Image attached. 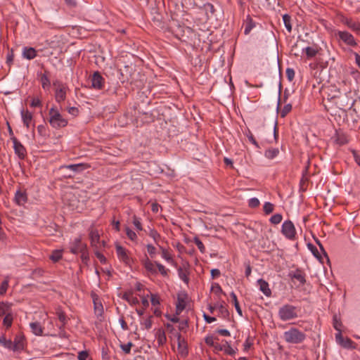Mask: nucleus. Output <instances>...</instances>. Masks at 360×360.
Wrapping results in <instances>:
<instances>
[{
    "label": "nucleus",
    "instance_id": "obj_23",
    "mask_svg": "<svg viewBox=\"0 0 360 360\" xmlns=\"http://www.w3.org/2000/svg\"><path fill=\"white\" fill-rule=\"evenodd\" d=\"M27 200V196L25 191H17L15 195V201L18 205H23Z\"/></svg>",
    "mask_w": 360,
    "mask_h": 360
},
{
    "label": "nucleus",
    "instance_id": "obj_12",
    "mask_svg": "<svg viewBox=\"0 0 360 360\" xmlns=\"http://www.w3.org/2000/svg\"><path fill=\"white\" fill-rule=\"evenodd\" d=\"M342 22L347 26L352 31L355 32L357 34L360 33V22L354 20L352 18H342Z\"/></svg>",
    "mask_w": 360,
    "mask_h": 360
},
{
    "label": "nucleus",
    "instance_id": "obj_51",
    "mask_svg": "<svg viewBox=\"0 0 360 360\" xmlns=\"http://www.w3.org/2000/svg\"><path fill=\"white\" fill-rule=\"evenodd\" d=\"M286 77L290 82H292L295 77V71L292 68H288L285 71Z\"/></svg>",
    "mask_w": 360,
    "mask_h": 360
},
{
    "label": "nucleus",
    "instance_id": "obj_58",
    "mask_svg": "<svg viewBox=\"0 0 360 360\" xmlns=\"http://www.w3.org/2000/svg\"><path fill=\"white\" fill-rule=\"evenodd\" d=\"M204 8L206 11H209L212 14H214L215 13V9L211 3H206L203 5Z\"/></svg>",
    "mask_w": 360,
    "mask_h": 360
},
{
    "label": "nucleus",
    "instance_id": "obj_43",
    "mask_svg": "<svg viewBox=\"0 0 360 360\" xmlns=\"http://www.w3.org/2000/svg\"><path fill=\"white\" fill-rule=\"evenodd\" d=\"M283 216L281 214H275L270 218L269 221L271 224H278L281 222Z\"/></svg>",
    "mask_w": 360,
    "mask_h": 360
},
{
    "label": "nucleus",
    "instance_id": "obj_14",
    "mask_svg": "<svg viewBox=\"0 0 360 360\" xmlns=\"http://www.w3.org/2000/svg\"><path fill=\"white\" fill-rule=\"evenodd\" d=\"M335 339L336 342L344 348L349 349L352 347L353 342L352 340L348 338H345L342 335L341 332H339L335 335Z\"/></svg>",
    "mask_w": 360,
    "mask_h": 360
},
{
    "label": "nucleus",
    "instance_id": "obj_38",
    "mask_svg": "<svg viewBox=\"0 0 360 360\" xmlns=\"http://www.w3.org/2000/svg\"><path fill=\"white\" fill-rule=\"evenodd\" d=\"M53 262H58L62 258V250H56L53 251L52 254L49 257Z\"/></svg>",
    "mask_w": 360,
    "mask_h": 360
},
{
    "label": "nucleus",
    "instance_id": "obj_55",
    "mask_svg": "<svg viewBox=\"0 0 360 360\" xmlns=\"http://www.w3.org/2000/svg\"><path fill=\"white\" fill-rule=\"evenodd\" d=\"M0 343L7 348H11L13 342L11 340H6L5 338L0 337Z\"/></svg>",
    "mask_w": 360,
    "mask_h": 360
},
{
    "label": "nucleus",
    "instance_id": "obj_29",
    "mask_svg": "<svg viewBox=\"0 0 360 360\" xmlns=\"http://www.w3.org/2000/svg\"><path fill=\"white\" fill-rule=\"evenodd\" d=\"M177 271L180 279L182 280L186 284H188L189 282L188 270L186 269H183L182 267H179L177 269Z\"/></svg>",
    "mask_w": 360,
    "mask_h": 360
},
{
    "label": "nucleus",
    "instance_id": "obj_1",
    "mask_svg": "<svg viewBox=\"0 0 360 360\" xmlns=\"http://www.w3.org/2000/svg\"><path fill=\"white\" fill-rule=\"evenodd\" d=\"M354 96V94L349 91L339 96H334L333 98L335 100V103L339 109L345 110L346 108L351 109L354 107L356 102Z\"/></svg>",
    "mask_w": 360,
    "mask_h": 360
},
{
    "label": "nucleus",
    "instance_id": "obj_34",
    "mask_svg": "<svg viewBox=\"0 0 360 360\" xmlns=\"http://www.w3.org/2000/svg\"><path fill=\"white\" fill-rule=\"evenodd\" d=\"M307 247H308L309 250L311 252L313 255L316 259H318L321 262H322V257H321L320 252H319L317 248L315 245H314L313 244H311V243H308L307 244Z\"/></svg>",
    "mask_w": 360,
    "mask_h": 360
},
{
    "label": "nucleus",
    "instance_id": "obj_11",
    "mask_svg": "<svg viewBox=\"0 0 360 360\" xmlns=\"http://www.w3.org/2000/svg\"><path fill=\"white\" fill-rule=\"evenodd\" d=\"M104 78L99 72H95L91 77V86L94 89L101 90L104 86Z\"/></svg>",
    "mask_w": 360,
    "mask_h": 360
},
{
    "label": "nucleus",
    "instance_id": "obj_24",
    "mask_svg": "<svg viewBox=\"0 0 360 360\" xmlns=\"http://www.w3.org/2000/svg\"><path fill=\"white\" fill-rule=\"evenodd\" d=\"M186 300L185 297L178 295L177 297V302L176 304V314L179 315L180 314L183 310L186 308Z\"/></svg>",
    "mask_w": 360,
    "mask_h": 360
},
{
    "label": "nucleus",
    "instance_id": "obj_19",
    "mask_svg": "<svg viewBox=\"0 0 360 360\" xmlns=\"http://www.w3.org/2000/svg\"><path fill=\"white\" fill-rule=\"evenodd\" d=\"M87 168V166L84 164H72V165H62L60 169H67L72 171L73 172H79L81 171L84 170Z\"/></svg>",
    "mask_w": 360,
    "mask_h": 360
},
{
    "label": "nucleus",
    "instance_id": "obj_59",
    "mask_svg": "<svg viewBox=\"0 0 360 360\" xmlns=\"http://www.w3.org/2000/svg\"><path fill=\"white\" fill-rule=\"evenodd\" d=\"M143 325L145 326L146 329L148 330L152 327V316H150L148 319H146Z\"/></svg>",
    "mask_w": 360,
    "mask_h": 360
},
{
    "label": "nucleus",
    "instance_id": "obj_26",
    "mask_svg": "<svg viewBox=\"0 0 360 360\" xmlns=\"http://www.w3.org/2000/svg\"><path fill=\"white\" fill-rule=\"evenodd\" d=\"M22 120L24 125L28 129L30 127V124L31 121L32 120V115L28 110H22L21 111Z\"/></svg>",
    "mask_w": 360,
    "mask_h": 360
},
{
    "label": "nucleus",
    "instance_id": "obj_50",
    "mask_svg": "<svg viewBox=\"0 0 360 360\" xmlns=\"http://www.w3.org/2000/svg\"><path fill=\"white\" fill-rule=\"evenodd\" d=\"M14 59V54H13V50L11 49L8 51V53L6 56V63L9 67H11V64L13 62Z\"/></svg>",
    "mask_w": 360,
    "mask_h": 360
},
{
    "label": "nucleus",
    "instance_id": "obj_32",
    "mask_svg": "<svg viewBox=\"0 0 360 360\" xmlns=\"http://www.w3.org/2000/svg\"><path fill=\"white\" fill-rule=\"evenodd\" d=\"M230 296L232 299L233 303L234 304V307L236 308L237 313L238 314L239 316H242L243 312H242L241 308L240 307L239 302L238 301L237 296H236V293L234 292H231L230 294Z\"/></svg>",
    "mask_w": 360,
    "mask_h": 360
},
{
    "label": "nucleus",
    "instance_id": "obj_49",
    "mask_svg": "<svg viewBox=\"0 0 360 360\" xmlns=\"http://www.w3.org/2000/svg\"><path fill=\"white\" fill-rule=\"evenodd\" d=\"M125 231H126V234H127V237L131 240L134 241L137 238V236H136V233L134 231H132L131 229H130L129 228L127 227Z\"/></svg>",
    "mask_w": 360,
    "mask_h": 360
},
{
    "label": "nucleus",
    "instance_id": "obj_52",
    "mask_svg": "<svg viewBox=\"0 0 360 360\" xmlns=\"http://www.w3.org/2000/svg\"><path fill=\"white\" fill-rule=\"evenodd\" d=\"M248 205L252 208L257 207L259 205V200L257 198H252L249 200Z\"/></svg>",
    "mask_w": 360,
    "mask_h": 360
},
{
    "label": "nucleus",
    "instance_id": "obj_2",
    "mask_svg": "<svg viewBox=\"0 0 360 360\" xmlns=\"http://www.w3.org/2000/svg\"><path fill=\"white\" fill-rule=\"evenodd\" d=\"M306 338V334L295 327H291L283 333V339L290 344H301Z\"/></svg>",
    "mask_w": 360,
    "mask_h": 360
},
{
    "label": "nucleus",
    "instance_id": "obj_9",
    "mask_svg": "<svg viewBox=\"0 0 360 360\" xmlns=\"http://www.w3.org/2000/svg\"><path fill=\"white\" fill-rule=\"evenodd\" d=\"M115 248L118 259L125 264L130 265L132 262V259L129 256L127 250L119 244L115 245Z\"/></svg>",
    "mask_w": 360,
    "mask_h": 360
},
{
    "label": "nucleus",
    "instance_id": "obj_62",
    "mask_svg": "<svg viewBox=\"0 0 360 360\" xmlns=\"http://www.w3.org/2000/svg\"><path fill=\"white\" fill-rule=\"evenodd\" d=\"M219 312L224 316H228L229 315V312L228 309L221 304L219 307Z\"/></svg>",
    "mask_w": 360,
    "mask_h": 360
},
{
    "label": "nucleus",
    "instance_id": "obj_57",
    "mask_svg": "<svg viewBox=\"0 0 360 360\" xmlns=\"http://www.w3.org/2000/svg\"><path fill=\"white\" fill-rule=\"evenodd\" d=\"M89 356L87 351H81L78 353V360H86Z\"/></svg>",
    "mask_w": 360,
    "mask_h": 360
},
{
    "label": "nucleus",
    "instance_id": "obj_39",
    "mask_svg": "<svg viewBox=\"0 0 360 360\" xmlns=\"http://www.w3.org/2000/svg\"><path fill=\"white\" fill-rule=\"evenodd\" d=\"M9 283V276H6L4 281L1 283L0 285V295H4L8 289Z\"/></svg>",
    "mask_w": 360,
    "mask_h": 360
},
{
    "label": "nucleus",
    "instance_id": "obj_33",
    "mask_svg": "<svg viewBox=\"0 0 360 360\" xmlns=\"http://www.w3.org/2000/svg\"><path fill=\"white\" fill-rule=\"evenodd\" d=\"M279 153L278 148H271L266 150L264 153V156L268 159H274L276 158Z\"/></svg>",
    "mask_w": 360,
    "mask_h": 360
},
{
    "label": "nucleus",
    "instance_id": "obj_8",
    "mask_svg": "<svg viewBox=\"0 0 360 360\" xmlns=\"http://www.w3.org/2000/svg\"><path fill=\"white\" fill-rule=\"evenodd\" d=\"M86 248V245L82 242V236H79L75 238L72 242L70 243V251L71 253L74 255H77L81 251H84V250Z\"/></svg>",
    "mask_w": 360,
    "mask_h": 360
},
{
    "label": "nucleus",
    "instance_id": "obj_22",
    "mask_svg": "<svg viewBox=\"0 0 360 360\" xmlns=\"http://www.w3.org/2000/svg\"><path fill=\"white\" fill-rule=\"evenodd\" d=\"M319 48L316 45L314 46H307L305 48L302 49V52L305 51L307 58L308 59H311L316 56V54L319 53Z\"/></svg>",
    "mask_w": 360,
    "mask_h": 360
},
{
    "label": "nucleus",
    "instance_id": "obj_54",
    "mask_svg": "<svg viewBox=\"0 0 360 360\" xmlns=\"http://www.w3.org/2000/svg\"><path fill=\"white\" fill-rule=\"evenodd\" d=\"M79 253H81V259L84 263H87L89 261V253L87 251V248H86L84 251H81Z\"/></svg>",
    "mask_w": 360,
    "mask_h": 360
},
{
    "label": "nucleus",
    "instance_id": "obj_16",
    "mask_svg": "<svg viewBox=\"0 0 360 360\" xmlns=\"http://www.w3.org/2000/svg\"><path fill=\"white\" fill-rule=\"evenodd\" d=\"M12 345L13 350L14 351L23 349L25 346V337L22 335H16Z\"/></svg>",
    "mask_w": 360,
    "mask_h": 360
},
{
    "label": "nucleus",
    "instance_id": "obj_63",
    "mask_svg": "<svg viewBox=\"0 0 360 360\" xmlns=\"http://www.w3.org/2000/svg\"><path fill=\"white\" fill-rule=\"evenodd\" d=\"M353 110L360 115V98L358 100L356 99V102L354 103V105L353 107Z\"/></svg>",
    "mask_w": 360,
    "mask_h": 360
},
{
    "label": "nucleus",
    "instance_id": "obj_53",
    "mask_svg": "<svg viewBox=\"0 0 360 360\" xmlns=\"http://www.w3.org/2000/svg\"><path fill=\"white\" fill-rule=\"evenodd\" d=\"M132 346L133 344L131 342H129L127 344L121 345V348L125 354H129Z\"/></svg>",
    "mask_w": 360,
    "mask_h": 360
},
{
    "label": "nucleus",
    "instance_id": "obj_3",
    "mask_svg": "<svg viewBox=\"0 0 360 360\" xmlns=\"http://www.w3.org/2000/svg\"><path fill=\"white\" fill-rule=\"evenodd\" d=\"M299 309L297 307L285 304L278 309V316L282 321H288L298 317Z\"/></svg>",
    "mask_w": 360,
    "mask_h": 360
},
{
    "label": "nucleus",
    "instance_id": "obj_17",
    "mask_svg": "<svg viewBox=\"0 0 360 360\" xmlns=\"http://www.w3.org/2000/svg\"><path fill=\"white\" fill-rule=\"evenodd\" d=\"M333 139H334V141L340 146H342L348 143L347 135L342 131H336Z\"/></svg>",
    "mask_w": 360,
    "mask_h": 360
},
{
    "label": "nucleus",
    "instance_id": "obj_7",
    "mask_svg": "<svg viewBox=\"0 0 360 360\" xmlns=\"http://www.w3.org/2000/svg\"><path fill=\"white\" fill-rule=\"evenodd\" d=\"M13 143V149L15 155L20 160H24L27 156V150L20 141L15 136L11 137Z\"/></svg>",
    "mask_w": 360,
    "mask_h": 360
},
{
    "label": "nucleus",
    "instance_id": "obj_31",
    "mask_svg": "<svg viewBox=\"0 0 360 360\" xmlns=\"http://www.w3.org/2000/svg\"><path fill=\"white\" fill-rule=\"evenodd\" d=\"M160 248L162 252V253H161L162 257L164 259H165L167 262L171 263L172 264L176 266V262L173 260L171 254L167 251V250H166L165 248H164L162 247H160Z\"/></svg>",
    "mask_w": 360,
    "mask_h": 360
},
{
    "label": "nucleus",
    "instance_id": "obj_28",
    "mask_svg": "<svg viewBox=\"0 0 360 360\" xmlns=\"http://www.w3.org/2000/svg\"><path fill=\"white\" fill-rule=\"evenodd\" d=\"M255 27V22L250 15H248L245 20V26L244 30L245 34H248L250 31Z\"/></svg>",
    "mask_w": 360,
    "mask_h": 360
},
{
    "label": "nucleus",
    "instance_id": "obj_10",
    "mask_svg": "<svg viewBox=\"0 0 360 360\" xmlns=\"http://www.w3.org/2000/svg\"><path fill=\"white\" fill-rule=\"evenodd\" d=\"M337 35L346 44L351 46H356V43L353 35L349 32L347 31H338Z\"/></svg>",
    "mask_w": 360,
    "mask_h": 360
},
{
    "label": "nucleus",
    "instance_id": "obj_18",
    "mask_svg": "<svg viewBox=\"0 0 360 360\" xmlns=\"http://www.w3.org/2000/svg\"><path fill=\"white\" fill-rule=\"evenodd\" d=\"M257 283L259 287V290L264 293L266 297H270L271 295V290L269 288V283L262 278H259L257 280Z\"/></svg>",
    "mask_w": 360,
    "mask_h": 360
},
{
    "label": "nucleus",
    "instance_id": "obj_42",
    "mask_svg": "<svg viewBox=\"0 0 360 360\" xmlns=\"http://www.w3.org/2000/svg\"><path fill=\"white\" fill-rule=\"evenodd\" d=\"M224 352L231 356H233L236 354V350L231 347V346L229 344L227 341L224 342Z\"/></svg>",
    "mask_w": 360,
    "mask_h": 360
},
{
    "label": "nucleus",
    "instance_id": "obj_40",
    "mask_svg": "<svg viewBox=\"0 0 360 360\" xmlns=\"http://www.w3.org/2000/svg\"><path fill=\"white\" fill-rule=\"evenodd\" d=\"M274 208V205L269 202H266L263 207L264 212L266 214H269L273 212Z\"/></svg>",
    "mask_w": 360,
    "mask_h": 360
},
{
    "label": "nucleus",
    "instance_id": "obj_6",
    "mask_svg": "<svg viewBox=\"0 0 360 360\" xmlns=\"http://www.w3.org/2000/svg\"><path fill=\"white\" fill-rule=\"evenodd\" d=\"M281 233L289 240H294L295 238L296 230L290 220H286L283 223Z\"/></svg>",
    "mask_w": 360,
    "mask_h": 360
},
{
    "label": "nucleus",
    "instance_id": "obj_48",
    "mask_svg": "<svg viewBox=\"0 0 360 360\" xmlns=\"http://www.w3.org/2000/svg\"><path fill=\"white\" fill-rule=\"evenodd\" d=\"M56 314L58 315V318L59 321L62 323V326H65L67 322V318H66L65 314L61 310L58 311Z\"/></svg>",
    "mask_w": 360,
    "mask_h": 360
},
{
    "label": "nucleus",
    "instance_id": "obj_35",
    "mask_svg": "<svg viewBox=\"0 0 360 360\" xmlns=\"http://www.w3.org/2000/svg\"><path fill=\"white\" fill-rule=\"evenodd\" d=\"M283 20L285 25L286 30L288 32H291L292 31V25H291V16L288 14H284L283 15Z\"/></svg>",
    "mask_w": 360,
    "mask_h": 360
},
{
    "label": "nucleus",
    "instance_id": "obj_15",
    "mask_svg": "<svg viewBox=\"0 0 360 360\" xmlns=\"http://www.w3.org/2000/svg\"><path fill=\"white\" fill-rule=\"evenodd\" d=\"M289 276L292 279L297 280L300 285H304L306 283L305 275L300 269L290 272Z\"/></svg>",
    "mask_w": 360,
    "mask_h": 360
},
{
    "label": "nucleus",
    "instance_id": "obj_46",
    "mask_svg": "<svg viewBox=\"0 0 360 360\" xmlns=\"http://www.w3.org/2000/svg\"><path fill=\"white\" fill-rule=\"evenodd\" d=\"M182 5L187 8H194L197 6L195 0H182Z\"/></svg>",
    "mask_w": 360,
    "mask_h": 360
},
{
    "label": "nucleus",
    "instance_id": "obj_4",
    "mask_svg": "<svg viewBox=\"0 0 360 360\" xmlns=\"http://www.w3.org/2000/svg\"><path fill=\"white\" fill-rule=\"evenodd\" d=\"M49 122L53 128L59 129L67 126L68 120L63 117L57 109L51 108L49 110Z\"/></svg>",
    "mask_w": 360,
    "mask_h": 360
},
{
    "label": "nucleus",
    "instance_id": "obj_36",
    "mask_svg": "<svg viewBox=\"0 0 360 360\" xmlns=\"http://www.w3.org/2000/svg\"><path fill=\"white\" fill-rule=\"evenodd\" d=\"M7 314H11L10 305L4 302L0 303V316Z\"/></svg>",
    "mask_w": 360,
    "mask_h": 360
},
{
    "label": "nucleus",
    "instance_id": "obj_56",
    "mask_svg": "<svg viewBox=\"0 0 360 360\" xmlns=\"http://www.w3.org/2000/svg\"><path fill=\"white\" fill-rule=\"evenodd\" d=\"M133 224H134V226L138 230H139V231L142 230V226H141V221H140L138 217H136V216L133 217Z\"/></svg>",
    "mask_w": 360,
    "mask_h": 360
},
{
    "label": "nucleus",
    "instance_id": "obj_47",
    "mask_svg": "<svg viewBox=\"0 0 360 360\" xmlns=\"http://www.w3.org/2000/svg\"><path fill=\"white\" fill-rule=\"evenodd\" d=\"M193 241L195 243V244L197 245L198 248L199 249V250L202 252V253H204L205 251V248L202 243V242L199 239V238L198 237H195L193 238Z\"/></svg>",
    "mask_w": 360,
    "mask_h": 360
},
{
    "label": "nucleus",
    "instance_id": "obj_30",
    "mask_svg": "<svg viewBox=\"0 0 360 360\" xmlns=\"http://www.w3.org/2000/svg\"><path fill=\"white\" fill-rule=\"evenodd\" d=\"M89 238L92 245H96V243H99L100 235L98 231L96 229H91L89 232Z\"/></svg>",
    "mask_w": 360,
    "mask_h": 360
},
{
    "label": "nucleus",
    "instance_id": "obj_21",
    "mask_svg": "<svg viewBox=\"0 0 360 360\" xmlns=\"http://www.w3.org/2000/svg\"><path fill=\"white\" fill-rule=\"evenodd\" d=\"M142 264L146 270L150 274L153 275L158 274L155 264L148 257L143 260Z\"/></svg>",
    "mask_w": 360,
    "mask_h": 360
},
{
    "label": "nucleus",
    "instance_id": "obj_5",
    "mask_svg": "<svg viewBox=\"0 0 360 360\" xmlns=\"http://www.w3.org/2000/svg\"><path fill=\"white\" fill-rule=\"evenodd\" d=\"M53 86L56 87L55 92V99L58 103H61L66 99V94L68 87L65 84H63L59 80H56L53 83Z\"/></svg>",
    "mask_w": 360,
    "mask_h": 360
},
{
    "label": "nucleus",
    "instance_id": "obj_60",
    "mask_svg": "<svg viewBox=\"0 0 360 360\" xmlns=\"http://www.w3.org/2000/svg\"><path fill=\"white\" fill-rule=\"evenodd\" d=\"M205 342L207 345L213 347L216 343L213 336H207L205 339Z\"/></svg>",
    "mask_w": 360,
    "mask_h": 360
},
{
    "label": "nucleus",
    "instance_id": "obj_61",
    "mask_svg": "<svg viewBox=\"0 0 360 360\" xmlns=\"http://www.w3.org/2000/svg\"><path fill=\"white\" fill-rule=\"evenodd\" d=\"M37 131L40 136H44L46 134V128L44 125H39L37 127Z\"/></svg>",
    "mask_w": 360,
    "mask_h": 360
},
{
    "label": "nucleus",
    "instance_id": "obj_20",
    "mask_svg": "<svg viewBox=\"0 0 360 360\" xmlns=\"http://www.w3.org/2000/svg\"><path fill=\"white\" fill-rule=\"evenodd\" d=\"M22 56L27 60H32L37 56V51L32 47L25 46L22 49Z\"/></svg>",
    "mask_w": 360,
    "mask_h": 360
},
{
    "label": "nucleus",
    "instance_id": "obj_37",
    "mask_svg": "<svg viewBox=\"0 0 360 360\" xmlns=\"http://www.w3.org/2000/svg\"><path fill=\"white\" fill-rule=\"evenodd\" d=\"M41 86L44 89H49L51 86V82L48 76L44 74L41 77Z\"/></svg>",
    "mask_w": 360,
    "mask_h": 360
},
{
    "label": "nucleus",
    "instance_id": "obj_13",
    "mask_svg": "<svg viewBox=\"0 0 360 360\" xmlns=\"http://www.w3.org/2000/svg\"><path fill=\"white\" fill-rule=\"evenodd\" d=\"M176 337L177 338V345L179 353L183 356H186L188 354V349L185 339L182 338L179 333H176Z\"/></svg>",
    "mask_w": 360,
    "mask_h": 360
},
{
    "label": "nucleus",
    "instance_id": "obj_45",
    "mask_svg": "<svg viewBox=\"0 0 360 360\" xmlns=\"http://www.w3.org/2000/svg\"><path fill=\"white\" fill-rule=\"evenodd\" d=\"M292 110V105L290 103H288L285 105L283 109L281 111V116L282 117H285Z\"/></svg>",
    "mask_w": 360,
    "mask_h": 360
},
{
    "label": "nucleus",
    "instance_id": "obj_27",
    "mask_svg": "<svg viewBox=\"0 0 360 360\" xmlns=\"http://www.w3.org/2000/svg\"><path fill=\"white\" fill-rule=\"evenodd\" d=\"M122 299L131 305H136L139 303L137 297H134L131 292H126L122 295Z\"/></svg>",
    "mask_w": 360,
    "mask_h": 360
},
{
    "label": "nucleus",
    "instance_id": "obj_25",
    "mask_svg": "<svg viewBox=\"0 0 360 360\" xmlns=\"http://www.w3.org/2000/svg\"><path fill=\"white\" fill-rule=\"evenodd\" d=\"M30 328L32 332L38 336H41L43 335V327L41 326L39 322L35 321L30 323Z\"/></svg>",
    "mask_w": 360,
    "mask_h": 360
},
{
    "label": "nucleus",
    "instance_id": "obj_64",
    "mask_svg": "<svg viewBox=\"0 0 360 360\" xmlns=\"http://www.w3.org/2000/svg\"><path fill=\"white\" fill-rule=\"evenodd\" d=\"M352 153L353 155L354 161L356 163L360 166V155L358 154L357 151L355 150H352Z\"/></svg>",
    "mask_w": 360,
    "mask_h": 360
},
{
    "label": "nucleus",
    "instance_id": "obj_41",
    "mask_svg": "<svg viewBox=\"0 0 360 360\" xmlns=\"http://www.w3.org/2000/svg\"><path fill=\"white\" fill-rule=\"evenodd\" d=\"M12 322H13V316H12L11 313L7 314L3 320L4 325L6 328H9L11 326Z\"/></svg>",
    "mask_w": 360,
    "mask_h": 360
},
{
    "label": "nucleus",
    "instance_id": "obj_44",
    "mask_svg": "<svg viewBox=\"0 0 360 360\" xmlns=\"http://www.w3.org/2000/svg\"><path fill=\"white\" fill-rule=\"evenodd\" d=\"M155 264L156 267L158 268L159 272L161 274V275H162L163 276H167V273H168L169 270L167 269L165 266H163L162 264H160L158 262H155Z\"/></svg>",
    "mask_w": 360,
    "mask_h": 360
}]
</instances>
